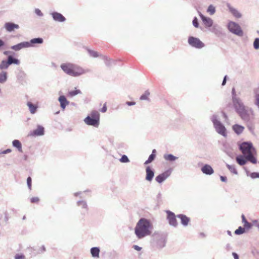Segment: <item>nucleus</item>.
I'll list each match as a JSON object with an SVG mask.
<instances>
[{"mask_svg":"<svg viewBox=\"0 0 259 259\" xmlns=\"http://www.w3.org/2000/svg\"><path fill=\"white\" fill-rule=\"evenodd\" d=\"M232 107L235 112L238 114L240 118L245 121L248 122L250 120V116L254 115V111L253 109L246 106L241 99L232 101Z\"/></svg>","mask_w":259,"mask_h":259,"instance_id":"obj_1","label":"nucleus"},{"mask_svg":"<svg viewBox=\"0 0 259 259\" xmlns=\"http://www.w3.org/2000/svg\"><path fill=\"white\" fill-rule=\"evenodd\" d=\"M153 227L152 222L144 218H141L135 228V234L138 239L151 235Z\"/></svg>","mask_w":259,"mask_h":259,"instance_id":"obj_2","label":"nucleus"},{"mask_svg":"<svg viewBox=\"0 0 259 259\" xmlns=\"http://www.w3.org/2000/svg\"><path fill=\"white\" fill-rule=\"evenodd\" d=\"M60 68L65 73L73 77H78L91 71L89 69H84L77 64L70 62L62 63Z\"/></svg>","mask_w":259,"mask_h":259,"instance_id":"obj_3","label":"nucleus"},{"mask_svg":"<svg viewBox=\"0 0 259 259\" xmlns=\"http://www.w3.org/2000/svg\"><path fill=\"white\" fill-rule=\"evenodd\" d=\"M85 123L98 127L100 124V113L98 111L93 110L83 120Z\"/></svg>","mask_w":259,"mask_h":259,"instance_id":"obj_4","label":"nucleus"},{"mask_svg":"<svg viewBox=\"0 0 259 259\" xmlns=\"http://www.w3.org/2000/svg\"><path fill=\"white\" fill-rule=\"evenodd\" d=\"M211 121L213 123L216 132L224 137L227 136L226 128L224 124L218 119L217 115H213L211 117Z\"/></svg>","mask_w":259,"mask_h":259,"instance_id":"obj_5","label":"nucleus"},{"mask_svg":"<svg viewBox=\"0 0 259 259\" xmlns=\"http://www.w3.org/2000/svg\"><path fill=\"white\" fill-rule=\"evenodd\" d=\"M239 149L243 155H247L252 152H256L255 149L251 142H243L239 145Z\"/></svg>","mask_w":259,"mask_h":259,"instance_id":"obj_6","label":"nucleus"},{"mask_svg":"<svg viewBox=\"0 0 259 259\" xmlns=\"http://www.w3.org/2000/svg\"><path fill=\"white\" fill-rule=\"evenodd\" d=\"M227 27L231 33L239 36L243 35V30L238 23L233 21H230L228 23Z\"/></svg>","mask_w":259,"mask_h":259,"instance_id":"obj_7","label":"nucleus"},{"mask_svg":"<svg viewBox=\"0 0 259 259\" xmlns=\"http://www.w3.org/2000/svg\"><path fill=\"white\" fill-rule=\"evenodd\" d=\"M188 43L192 47L198 49H202L205 46L204 44L199 38L192 36L188 37Z\"/></svg>","mask_w":259,"mask_h":259,"instance_id":"obj_8","label":"nucleus"},{"mask_svg":"<svg viewBox=\"0 0 259 259\" xmlns=\"http://www.w3.org/2000/svg\"><path fill=\"white\" fill-rule=\"evenodd\" d=\"M171 169L169 168L166 170L162 173L158 175L155 178L156 181L159 184L163 183L170 176L171 173Z\"/></svg>","mask_w":259,"mask_h":259,"instance_id":"obj_9","label":"nucleus"},{"mask_svg":"<svg viewBox=\"0 0 259 259\" xmlns=\"http://www.w3.org/2000/svg\"><path fill=\"white\" fill-rule=\"evenodd\" d=\"M166 213L167 214V219L168 221L169 225L175 227H177L178 223L176 219L177 216L175 214L170 210H166Z\"/></svg>","mask_w":259,"mask_h":259,"instance_id":"obj_10","label":"nucleus"},{"mask_svg":"<svg viewBox=\"0 0 259 259\" xmlns=\"http://www.w3.org/2000/svg\"><path fill=\"white\" fill-rule=\"evenodd\" d=\"M76 205L78 207H80L81 210V214L84 215L88 213L89 210V207L87 202L84 200H79L76 202Z\"/></svg>","mask_w":259,"mask_h":259,"instance_id":"obj_11","label":"nucleus"},{"mask_svg":"<svg viewBox=\"0 0 259 259\" xmlns=\"http://www.w3.org/2000/svg\"><path fill=\"white\" fill-rule=\"evenodd\" d=\"M55 22H64L66 20V18L61 13L57 12H53L50 14Z\"/></svg>","mask_w":259,"mask_h":259,"instance_id":"obj_12","label":"nucleus"},{"mask_svg":"<svg viewBox=\"0 0 259 259\" xmlns=\"http://www.w3.org/2000/svg\"><path fill=\"white\" fill-rule=\"evenodd\" d=\"M45 134V128L40 125H37L36 128L31 133L32 136H41Z\"/></svg>","mask_w":259,"mask_h":259,"instance_id":"obj_13","label":"nucleus"},{"mask_svg":"<svg viewBox=\"0 0 259 259\" xmlns=\"http://www.w3.org/2000/svg\"><path fill=\"white\" fill-rule=\"evenodd\" d=\"M4 28L6 29L7 31L11 32L13 31L15 29H18L19 28V26L13 22H9L5 23Z\"/></svg>","mask_w":259,"mask_h":259,"instance_id":"obj_14","label":"nucleus"},{"mask_svg":"<svg viewBox=\"0 0 259 259\" xmlns=\"http://www.w3.org/2000/svg\"><path fill=\"white\" fill-rule=\"evenodd\" d=\"M199 16L205 27H210L212 26L213 21L210 18L204 16L201 13H199Z\"/></svg>","mask_w":259,"mask_h":259,"instance_id":"obj_15","label":"nucleus"},{"mask_svg":"<svg viewBox=\"0 0 259 259\" xmlns=\"http://www.w3.org/2000/svg\"><path fill=\"white\" fill-rule=\"evenodd\" d=\"M28 44L27 41L21 42L17 45L12 46L11 49L15 51H19L24 48H28Z\"/></svg>","mask_w":259,"mask_h":259,"instance_id":"obj_16","label":"nucleus"},{"mask_svg":"<svg viewBox=\"0 0 259 259\" xmlns=\"http://www.w3.org/2000/svg\"><path fill=\"white\" fill-rule=\"evenodd\" d=\"M202 172L206 175H211L213 174L214 170L212 167L208 164H205L201 168Z\"/></svg>","mask_w":259,"mask_h":259,"instance_id":"obj_17","label":"nucleus"},{"mask_svg":"<svg viewBox=\"0 0 259 259\" xmlns=\"http://www.w3.org/2000/svg\"><path fill=\"white\" fill-rule=\"evenodd\" d=\"M146 180L149 182L152 181L154 176V170L150 166H147L146 168Z\"/></svg>","mask_w":259,"mask_h":259,"instance_id":"obj_18","label":"nucleus"},{"mask_svg":"<svg viewBox=\"0 0 259 259\" xmlns=\"http://www.w3.org/2000/svg\"><path fill=\"white\" fill-rule=\"evenodd\" d=\"M44 42V39L41 37L34 38L29 41H27L28 44V48L34 47L36 44H42Z\"/></svg>","mask_w":259,"mask_h":259,"instance_id":"obj_19","label":"nucleus"},{"mask_svg":"<svg viewBox=\"0 0 259 259\" xmlns=\"http://www.w3.org/2000/svg\"><path fill=\"white\" fill-rule=\"evenodd\" d=\"M177 217L181 220V223L184 226H187L190 221V219L183 214H179Z\"/></svg>","mask_w":259,"mask_h":259,"instance_id":"obj_20","label":"nucleus"},{"mask_svg":"<svg viewBox=\"0 0 259 259\" xmlns=\"http://www.w3.org/2000/svg\"><path fill=\"white\" fill-rule=\"evenodd\" d=\"M58 101L60 104L61 109H65L66 106L69 103V102L67 100L66 98L64 95H61L58 98Z\"/></svg>","mask_w":259,"mask_h":259,"instance_id":"obj_21","label":"nucleus"},{"mask_svg":"<svg viewBox=\"0 0 259 259\" xmlns=\"http://www.w3.org/2000/svg\"><path fill=\"white\" fill-rule=\"evenodd\" d=\"M227 7L230 12L236 18H240L241 17V14L235 8L232 7L230 4H227Z\"/></svg>","mask_w":259,"mask_h":259,"instance_id":"obj_22","label":"nucleus"},{"mask_svg":"<svg viewBox=\"0 0 259 259\" xmlns=\"http://www.w3.org/2000/svg\"><path fill=\"white\" fill-rule=\"evenodd\" d=\"M165 237L164 235L161 234L158 235V239L156 240V244L158 247L163 248L165 245Z\"/></svg>","mask_w":259,"mask_h":259,"instance_id":"obj_23","label":"nucleus"},{"mask_svg":"<svg viewBox=\"0 0 259 259\" xmlns=\"http://www.w3.org/2000/svg\"><path fill=\"white\" fill-rule=\"evenodd\" d=\"M237 163L241 166L244 165L247 162V158L245 155H239L236 157Z\"/></svg>","mask_w":259,"mask_h":259,"instance_id":"obj_24","label":"nucleus"},{"mask_svg":"<svg viewBox=\"0 0 259 259\" xmlns=\"http://www.w3.org/2000/svg\"><path fill=\"white\" fill-rule=\"evenodd\" d=\"M17 78L19 82L23 84L25 82V79L26 77V74L22 70H20L16 75Z\"/></svg>","mask_w":259,"mask_h":259,"instance_id":"obj_25","label":"nucleus"},{"mask_svg":"<svg viewBox=\"0 0 259 259\" xmlns=\"http://www.w3.org/2000/svg\"><path fill=\"white\" fill-rule=\"evenodd\" d=\"M232 129L237 135H239L243 132L244 127L242 125L235 124L233 125Z\"/></svg>","mask_w":259,"mask_h":259,"instance_id":"obj_26","label":"nucleus"},{"mask_svg":"<svg viewBox=\"0 0 259 259\" xmlns=\"http://www.w3.org/2000/svg\"><path fill=\"white\" fill-rule=\"evenodd\" d=\"M7 60L9 62L10 65L12 64L18 65H19L20 63V60L14 57L12 55H9L7 57Z\"/></svg>","mask_w":259,"mask_h":259,"instance_id":"obj_27","label":"nucleus"},{"mask_svg":"<svg viewBox=\"0 0 259 259\" xmlns=\"http://www.w3.org/2000/svg\"><path fill=\"white\" fill-rule=\"evenodd\" d=\"M164 159L168 162H174L178 159V157L174 156L172 154H165L163 155Z\"/></svg>","mask_w":259,"mask_h":259,"instance_id":"obj_28","label":"nucleus"},{"mask_svg":"<svg viewBox=\"0 0 259 259\" xmlns=\"http://www.w3.org/2000/svg\"><path fill=\"white\" fill-rule=\"evenodd\" d=\"M156 150L155 149H153L152 150V153L149 155L148 159L144 162L145 165H147L154 160L156 157Z\"/></svg>","mask_w":259,"mask_h":259,"instance_id":"obj_29","label":"nucleus"},{"mask_svg":"<svg viewBox=\"0 0 259 259\" xmlns=\"http://www.w3.org/2000/svg\"><path fill=\"white\" fill-rule=\"evenodd\" d=\"M100 251V248L98 247H93L91 249V253L94 258L99 257Z\"/></svg>","mask_w":259,"mask_h":259,"instance_id":"obj_30","label":"nucleus"},{"mask_svg":"<svg viewBox=\"0 0 259 259\" xmlns=\"http://www.w3.org/2000/svg\"><path fill=\"white\" fill-rule=\"evenodd\" d=\"M29 110L31 114H34L36 113L37 109V106L31 103V102H28L27 103Z\"/></svg>","mask_w":259,"mask_h":259,"instance_id":"obj_31","label":"nucleus"},{"mask_svg":"<svg viewBox=\"0 0 259 259\" xmlns=\"http://www.w3.org/2000/svg\"><path fill=\"white\" fill-rule=\"evenodd\" d=\"M13 147L16 148L19 152H22V144L18 140H14L12 142Z\"/></svg>","mask_w":259,"mask_h":259,"instance_id":"obj_32","label":"nucleus"},{"mask_svg":"<svg viewBox=\"0 0 259 259\" xmlns=\"http://www.w3.org/2000/svg\"><path fill=\"white\" fill-rule=\"evenodd\" d=\"M256 152H252L249 154L246 155V157L247 158V161H250L253 164H256L257 163V159L254 156V154Z\"/></svg>","mask_w":259,"mask_h":259,"instance_id":"obj_33","label":"nucleus"},{"mask_svg":"<svg viewBox=\"0 0 259 259\" xmlns=\"http://www.w3.org/2000/svg\"><path fill=\"white\" fill-rule=\"evenodd\" d=\"M10 66V63L7 59L3 60L0 63V69L2 70L7 69Z\"/></svg>","mask_w":259,"mask_h":259,"instance_id":"obj_34","label":"nucleus"},{"mask_svg":"<svg viewBox=\"0 0 259 259\" xmlns=\"http://www.w3.org/2000/svg\"><path fill=\"white\" fill-rule=\"evenodd\" d=\"M8 79V73L6 71L0 72V83H4Z\"/></svg>","mask_w":259,"mask_h":259,"instance_id":"obj_35","label":"nucleus"},{"mask_svg":"<svg viewBox=\"0 0 259 259\" xmlns=\"http://www.w3.org/2000/svg\"><path fill=\"white\" fill-rule=\"evenodd\" d=\"M102 59L104 61L106 66L110 67L115 63V61L110 59L107 56H102Z\"/></svg>","mask_w":259,"mask_h":259,"instance_id":"obj_36","label":"nucleus"},{"mask_svg":"<svg viewBox=\"0 0 259 259\" xmlns=\"http://www.w3.org/2000/svg\"><path fill=\"white\" fill-rule=\"evenodd\" d=\"M241 218L244 227L247 229H250L252 227L251 224L247 222L244 214H242Z\"/></svg>","mask_w":259,"mask_h":259,"instance_id":"obj_37","label":"nucleus"},{"mask_svg":"<svg viewBox=\"0 0 259 259\" xmlns=\"http://www.w3.org/2000/svg\"><path fill=\"white\" fill-rule=\"evenodd\" d=\"M81 92L79 89H76L74 90L70 91L68 92L67 95L68 97H73L78 94H81Z\"/></svg>","mask_w":259,"mask_h":259,"instance_id":"obj_38","label":"nucleus"},{"mask_svg":"<svg viewBox=\"0 0 259 259\" xmlns=\"http://www.w3.org/2000/svg\"><path fill=\"white\" fill-rule=\"evenodd\" d=\"M226 166L229 169V170L231 172H232L235 175L238 174V171H237L235 165H230L228 163H226Z\"/></svg>","mask_w":259,"mask_h":259,"instance_id":"obj_39","label":"nucleus"},{"mask_svg":"<svg viewBox=\"0 0 259 259\" xmlns=\"http://www.w3.org/2000/svg\"><path fill=\"white\" fill-rule=\"evenodd\" d=\"M88 52L91 57L93 58H97L98 57H102L101 55H99V53L95 51L92 50L91 49L87 50Z\"/></svg>","mask_w":259,"mask_h":259,"instance_id":"obj_40","label":"nucleus"},{"mask_svg":"<svg viewBox=\"0 0 259 259\" xmlns=\"http://www.w3.org/2000/svg\"><path fill=\"white\" fill-rule=\"evenodd\" d=\"M231 97L232 101L240 98L236 94V90L234 87L232 89L231 91Z\"/></svg>","mask_w":259,"mask_h":259,"instance_id":"obj_41","label":"nucleus"},{"mask_svg":"<svg viewBox=\"0 0 259 259\" xmlns=\"http://www.w3.org/2000/svg\"><path fill=\"white\" fill-rule=\"evenodd\" d=\"M150 95V92L148 91H145V92L141 96L140 99L141 100H148L149 101V96Z\"/></svg>","mask_w":259,"mask_h":259,"instance_id":"obj_42","label":"nucleus"},{"mask_svg":"<svg viewBox=\"0 0 259 259\" xmlns=\"http://www.w3.org/2000/svg\"><path fill=\"white\" fill-rule=\"evenodd\" d=\"M245 229L246 228H245L244 227L243 228V227H242L241 226H240L238 227V228L237 229H236L235 231V234L236 235L243 234L245 232Z\"/></svg>","mask_w":259,"mask_h":259,"instance_id":"obj_43","label":"nucleus"},{"mask_svg":"<svg viewBox=\"0 0 259 259\" xmlns=\"http://www.w3.org/2000/svg\"><path fill=\"white\" fill-rule=\"evenodd\" d=\"M207 12L210 15H213L215 12V8L213 5H210L207 9Z\"/></svg>","mask_w":259,"mask_h":259,"instance_id":"obj_44","label":"nucleus"},{"mask_svg":"<svg viewBox=\"0 0 259 259\" xmlns=\"http://www.w3.org/2000/svg\"><path fill=\"white\" fill-rule=\"evenodd\" d=\"M119 161L122 163H127L130 162V160L126 155H122L121 157L119 159Z\"/></svg>","mask_w":259,"mask_h":259,"instance_id":"obj_45","label":"nucleus"},{"mask_svg":"<svg viewBox=\"0 0 259 259\" xmlns=\"http://www.w3.org/2000/svg\"><path fill=\"white\" fill-rule=\"evenodd\" d=\"M253 46L255 50L259 49V38H255L254 39Z\"/></svg>","mask_w":259,"mask_h":259,"instance_id":"obj_46","label":"nucleus"},{"mask_svg":"<svg viewBox=\"0 0 259 259\" xmlns=\"http://www.w3.org/2000/svg\"><path fill=\"white\" fill-rule=\"evenodd\" d=\"M254 104L259 110V93L256 94L254 96Z\"/></svg>","mask_w":259,"mask_h":259,"instance_id":"obj_47","label":"nucleus"},{"mask_svg":"<svg viewBox=\"0 0 259 259\" xmlns=\"http://www.w3.org/2000/svg\"><path fill=\"white\" fill-rule=\"evenodd\" d=\"M192 23L193 26L196 28H198L199 26V24L198 22V20L197 17H195L192 21Z\"/></svg>","mask_w":259,"mask_h":259,"instance_id":"obj_48","label":"nucleus"},{"mask_svg":"<svg viewBox=\"0 0 259 259\" xmlns=\"http://www.w3.org/2000/svg\"><path fill=\"white\" fill-rule=\"evenodd\" d=\"M84 192H81V191L76 192V193H74V196H75V197H78V196L80 198H83L84 197V196L83 195Z\"/></svg>","mask_w":259,"mask_h":259,"instance_id":"obj_49","label":"nucleus"},{"mask_svg":"<svg viewBox=\"0 0 259 259\" xmlns=\"http://www.w3.org/2000/svg\"><path fill=\"white\" fill-rule=\"evenodd\" d=\"M31 183H32V179L30 177H28L27 178V184L29 189L31 190Z\"/></svg>","mask_w":259,"mask_h":259,"instance_id":"obj_50","label":"nucleus"},{"mask_svg":"<svg viewBox=\"0 0 259 259\" xmlns=\"http://www.w3.org/2000/svg\"><path fill=\"white\" fill-rule=\"evenodd\" d=\"M250 177L253 179H256V178H259V172H251Z\"/></svg>","mask_w":259,"mask_h":259,"instance_id":"obj_51","label":"nucleus"},{"mask_svg":"<svg viewBox=\"0 0 259 259\" xmlns=\"http://www.w3.org/2000/svg\"><path fill=\"white\" fill-rule=\"evenodd\" d=\"M34 12L38 16L42 17L44 15L41 11L38 8L35 9Z\"/></svg>","mask_w":259,"mask_h":259,"instance_id":"obj_52","label":"nucleus"},{"mask_svg":"<svg viewBox=\"0 0 259 259\" xmlns=\"http://www.w3.org/2000/svg\"><path fill=\"white\" fill-rule=\"evenodd\" d=\"M15 259H25V255L23 254H16L15 255Z\"/></svg>","mask_w":259,"mask_h":259,"instance_id":"obj_53","label":"nucleus"},{"mask_svg":"<svg viewBox=\"0 0 259 259\" xmlns=\"http://www.w3.org/2000/svg\"><path fill=\"white\" fill-rule=\"evenodd\" d=\"M39 198L37 197H32L30 199V202L31 203H36L39 201Z\"/></svg>","mask_w":259,"mask_h":259,"instance_id":"obj_54","label":"nucleus"},{"mask_svg":"<svg viewBox=\"0 0 259 259\" xmlns=\"http://www.w3.org/2000/svg\"><path fill=\"white\" fill-rule=\"evenodd\" d=\"M156 199H157V201L158 202H160V201H161V199H162V194H161V192H159L157 194V196H156Z\"/></svg>","mask_w":259,"mask_h":259,"instance_id":"obj_55","label":"nucleus"},{"mask_svg":"<svg viewBox=\"0 0 259 259\" xmlns=\"http://www.w3.org/2000/svg\"><path fill=\"white\" fill-rule=\"evenodd\" d=\"M11 151H12V150L11 149H7L4 150V151H2L1 152H0V155L2 154H6L11 152Z\"/></svg>","mask_w":259,"mask_h":259,"instance_id":"obj_56","label":"nucleus"},{"mask_svg":"<svg viewBox=\"0 0 259 259\" xmlns=\"http://www.w3.org/2000/svg\"><path fill=\"white\" fill-rule=\"evenodd\" d=\"M107 108L106 106V104L105 103L103 106V107L101 109L100 111L102 113H105L107 111Z\"/></svg>","mask_w":259,"mask_h":259,"instance_id":"obj_57","label":"nucleus"},{"mask_svg":"<svg viewBox=\"0 0 259 259\" xmlns=\"http://www.w3.org/2000/svg\"><path fill=\"white\" fill-rule=\"evenodd\" d=\"M126 105L131 106L136 105V102L134 101H126L125 102Z\"/></svg>","mask_w":259,"mask_h":259,"instance_id":"obj_58","label":"nucleus"},{"mask_svg":"<svg viewBox=\"0 0 259 259\" xmlns=\"http://www.w3.org/2000/svg\"><path fill=\"white\" fill-rule=\"evenodd\" d=\"M45 251H46V247L45 245H42L39 250L38 253H41Z\"/></svg>","mask_w":259,"mask_h":259,"instance_id":"obj_59","label":"nucleus"},{"mask_svg":"<svg viewBox=\"0 0 259 259\" xmlns=\"http://www.w3.org/2000/svg\"><path fill=\"white\" fill-rule=\"evenodd\" d=\"M133 248L137 251H141L142 249V247H140L139 246H138L137 245H134L133 246Z\"/></svg>","mask_w":259,"mask_h":259,"instance_id":"obj_60","label":"nucleus"},{"mask_svg":"<svg viewBox=\"0 0 259 259\" xmlns=\"http://www.w3.org/2000/svg\"><path fill=\"white\" fill-rule=\"evenodd\" d=\"M227 78H228L227 75H225L224 77L222 83V85L223 86H224V85H225L226 84Z\"/></svg>","mask_w":259,"mask_h":259,"instance_id":"obj_61","label":"nucleus"},{"mask_svg":"<svg viewBox=\"0 0 259 259\" xmlns=\"http://www.w3.org/2000/svg\"><path fill=\"white\" fill-rule=\"evenodd\" d=\"M220 179H221V181L223 182H226L227 181V177L225 176H221Z\"/></svg>","mask_w":259,"mask_h":259,"instance_id":"obj_62","label":"nucleus"},{"mask_svg":"<svg viewBox=\"0 0 259 259\" xmlns=\"http://www.w3.org/2000/svg\"><path fill=\"white\" fill-rule=\"evenodd\" d=\"M5 45L4 41L0 39V49Z\"/></svg>","mask_w":259,"mask_h":259,"instance_id":"obj_63","label":"nucleus"},{"mask_svg":"<svg viewBox=\"0 0 259 259\" xmlns=\"http://www.w3.org/2000/svg\"><path fill=\"white\" fill-rule=\"evenodd\" d=\"M232 255L233 256L234 259H239V255L236 252H233Z\"/></svg>","mask_w":259,"mask_h":259,"instance_id":"obj_64","label":"nucleus"}]
</instances>
